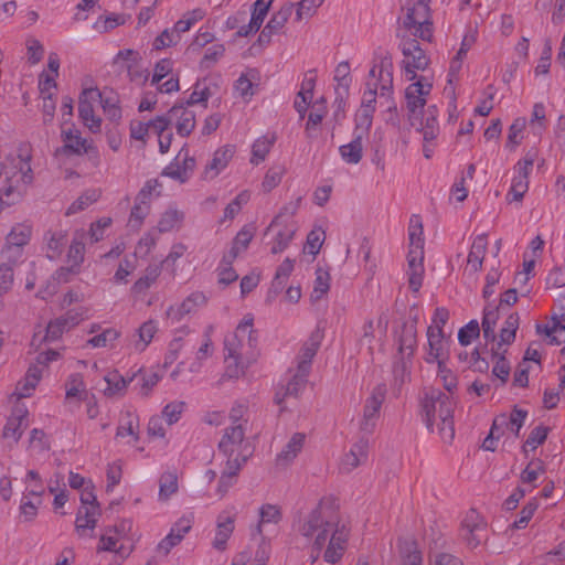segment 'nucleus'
<instances>
[{"mask_svg": "<svg viewBox=\"0 0 565 565\" xmlns=\"http://www.w3.org/2000/svg\"><path fill=\"white\" fill-rule=\"evenodd\" d=\"M375 108H360L355 115L354 134L364 135L370 130Z\"/></svg>", "mask_w": 565, "mask_h": 565, "instance_id": "53", "label": "nucleus"}, {"mask_svg": "<svg viewBox=\"0 0 565 565\" xmlns=\"http://www.w3.org/2000/svg\"><path fill=\"white\" fill-rule=\"evenodd\" d=\"M433 85L425 76H420L415 83H412L405 90L406 108L408 110V120L412 126H416L418 115L422 114L426 105V96L429 95Z\"/></svg>", "mask_w": 565, "mask_h": 565, "instance_id": "9", "label": "nucleus"}, {"mask_svg": "<svg viewBox=\"0 0 565 565\" xmlns=\"http://www.w3.org/2000/svg\"><path fill=\"white\" fill-rule=\"evenodd\" d=\"M31 233L32 231L30 226L18 224L13 226L11 232L8 234L6 244L23 248V246L29 243Z\"/></svg>", "mask_w": 565, "mask_h": 565, "instance_id": "47", "label": "nucleus"}, {"mask_svg": "<svg viewBox=\"0 0 565 565\" xmlns=\"http://www.w3.org/2000/svg\"><path fill=\"white\" fill-rule=\"evenodd\" d=\"M488 248V238L486 234L478 235L471 245L467 258L466 270L469 274H476L482 268L483 259Z\"/></svg>", "mask_w": 565, "mask_h": 565, "instance_id": "27", "label": "nucleus"}, {"mask_svg": "<svg viewBox=\"0 0 565 565\" xmlns=\"http://www.w3.org/2000/svg\"><path fill=\"white\" fill-rule=\"evenodd\" d=\"M408 236H409V250L408 252H418V254H424L423 225L419 221V217L413 216L411 218Z\"/></svg>", "mask_w": 565, "mask_h": 565, "instance_id": "45", "label": "nucleus"}, {"mask_svg": "<svg viewBox=\"0 0 565 565\" xmlns=\"http://www.w3.org/2000/svg\"><path fill=\"white\" fill-rule=\"evenodd\" d=\"M401 40L399 49L404 56L403 64L405 67L406 76L409 81H414L416 71H424L429 64V57L420 47L418 38L411 36V34H396Z\"/></svg>", "mask_w": 565, "mask_h": 565, "instance_id": "7", "label": "nucleus"}, {"mask_svg": "<svg viewBox=\"0 0 565 565\" xmlns=\"http://www.w3.org/2000/svg\"><path fill=\"white\" fill-rule=\"evenodd\" d=\"M294 270V260L286 258L277 268L275 277L271 282V288L275 292H280L285 287L287 279Z\"/></svg>", "mask_w": 565, "mask_h": 565, "instance_id": "50", "label": "nucleus"}, {"mask_svg": "<svg viewBox=\"0 0 565 565\" xmlns=\"http://www.w3.org/2000/svg\"><path fill=\"white\" fill-rule=\"evenodd\" d=\"M294 11L292 3H285L278 11L274 12L267 24L265 25L274 34H278Z\"/></svg>", "mask_w": 565, "mask_h": 565, "instance_id": "43", "label": "nucleus"}, {"mask_svg": "<svg viewBox=\"0 0 565 565\" xmlns=\"http://www.w3.org/2000/svg\"><path fill=\"white\" fill-rule=\"evenodd\" d=\"M185 213L179 210L175 205H169L168 209L161 213L156 230L159 233H169L179 231L184 222Z\"/></svg>", "mask_w": 565, "mask_h": 565, "instance_id": "28", "label": "nucleus"}, {"mask_svg": "<svg viewBox=\"0 0 565 565\" xmlns=\"http://www.w3.org/2000/svg\"><path fill=\"white\" fill-rule=\"evenodd\" d=\"M274 0H256L253 4L249 29L259 30Z\"/></svg>", "mask_w": 565, "mask_h": 565, "instance_id": "49", "label": "nucleus"}, {"mask_svg": "<svg viewBox=\"0 0 565 565\" xmlns=\"http://www.w3.org/2000/svg\"><path fill=\"white\" fill-rule=\"evenodd\" d=\"M30 159L28 153H19L0 163V212L20 201L32 183Z\"/></svg>", "mask_w": 565, "mask_h": 565, "instance_id": "3", "label": "nucleus"}, {"mask_svg": "<svg viewBox=\"0 0 565 565\" xmlns=\"http://www.w3.org/2000/svg\"><path fill=\"white\" fill-rule=\"evenodd\" d=\"M275 141V136H262L260 138L256 139L252 146V157L249 160L250 163L258 166L260 162H263L269 153Z\"/></svg>", "mask_w": 565, "mask_h": 565, "instance_id": "38", "label": "nucleus"}, {"mask_svg": "<svg viewBox=\"0 0 565 565\" xmlns=\"http://www.w3.org/2000/svg\"><path fill=\"white\" fill-rule=\"evenodd\" d=\"M235 529V516L227 512L218 514L216 520V532L212 545L217 551H224L226 543Z\"/></svg>", "mask_w": 565, "mask_h": 565, "instance_id": "26", "label": "nucleus"}, {"mask_svg": "<svg viewBox=\"0 0 565 565\" xmlns=\"http://www.w3.org/2000/svg\"><path fill=\"white\" fill-rule=\"evenodd\" d=\"M401 358L411 359L417 345V329L415 323H404L397 339Z\"/></svg>", "mask_w": 565, "mask_h": 565, "instance_id": "30", "label": "nucleus"}, {"mask_svg": "<svg viewBox=\"0 0 565 565\" xmlns=\"http://www.w3.org/2000/svg\"><path fill=\"white\" fill-rule=\"evenodd\" d=\"M363 136L353 132V139L340 146L339 152L342 160L348 164H358L363 157Z\"/></svg>", "mask_w": 565, "mask_h": 565, "instance_id": "32", "label": "nucleus"}, {"mask_svg": "<svg viewBox=\"0 0 565 565\" xmlns=\"http://www.w3.org/2000/svg\"><path fill=\"white\" fill-rule=\"evenodd\" d=\"M245 429L243 425H230L218 443L220 451L226 457L242 454L239 449L245 438Z\"/></svg>", "mask_w": 565, "mask_h": 565, "instance_id": "17", "label": "nucleus"}, {"mask_svg": "<svg viewBox=\"0 0 565 565\" xmlns=\"http://www.w3.org/2000/svg\"><path fill=\"white\" fill-rule=\"evenodd\" d=\"M306 440L303 433H295L282 450L276 457V465L280 467L289 466L302 450Z\"/></svg>", "mask_w": 565, "mask_h": 565, "instance_id": "29", "label": "nucleus"}, {"mask_svg": "<svg viewBox=\"0 0 565 565\" xmlns=\"http://www.w3.org/2000/svg\"><path fill=\"white\" fill-rule=\"evenodd\" d=\"M386 393V385L381 383L372 390L371 395L365 399L360 423V428L363 433L370 435L374 431Z\"/></svg>", "mask_w": 565, "mask_h": 565, "instance_id": "10", "label": "nucleus"}, {"mask_svg": "<svg viewBox=\"0 0 565 565\" xmlns=\"http://www.w3.org/2000/svg\"><path fill=\"white\" fill-rule=\"evenodd\" d=\"M281 518V511L277 505L267 503L260 507L259 521L252 531V536L259 535L262 537L260 548L269 550L266 533H276Z\"/></svg>", "mask_w": 565, "mask_h": 565, "instance_id": "12", "label": "nucleus"}, {"mask_svg": "<svg viewBox=\"0 0 565 565\" xmlns=\"http://www.w3.org/2000/svg\"><path fill=\"white\" fill-rule=\"evenodd\" d=\"M445 334L443 329H435L433 326L427 329L428 352L425 361L427 363L445 360L448 355L447 345L444 341Z\"/></svg>", "mask_w": 565, "mask_h": 565, "instance_id": "20", "label": "nucleus"}, {"mask_svg": "<svg viewBox=\"0 0 565 565\" xmlns=\"http://www.w3.org/2000/svg\"><path fill=\"white\" fill-rule=\"evenodd\" d=\"M258 338L254 330V318L246 315L233 334L225 339L224 377L239 379L258 356Z\"/></svg>", "mask_w": 565, "mask_h": 565, "instance_id": "2", "label": "nucleus"}, {"mask_svg": "<svg viewBox=\"0 0 565 565\" xmlns=\"http://www.w3.org/2000/svg\"><path fill=\"white\" fill-rule=\"evenodd\" d=\"M308 375L309 372H302V370L297 369L292 377L288 381L284 391L276 393L275 402L277 405L280 406V412L287 409V406L285 405L286 398H297L299 394L303 391L308 381Z\"/></svg>", "mask_w": 565, "mask_h": 565, "instance_id": "19", "label": "nucleus"}, {"mask_svg": "<svg viewBox=\"0 0 565 565\" xmlns=\"http://www.w3.org/2000/svg\"><path fill=\"white\" fill-rule=\"evenodd\" d=\"M104 381L107 386L104 388V395L107 397L122 396L127 390L128 384L132 379L126 380L118 371L108 372Z\"/></svg>", "mask_w": 565, "mask_h": 565, "instance_id": "34", "label": "nucleus"}, {"mask_svg": "<svg viewBox=\"0 0 565 565\" xmlns=\"http://www.w3.org/2000/svg\"><path fill=\"white\" fill-rule=\"evenodd\" d=\"M99 514V505H90L79 509L75 521L76 531L81 533L86 529L94 530Z\"/></svg>", "mask_w": 565, "mask_h": 565, "instance_id": "37", "label": "nucleus"}, {"mask_svg": "<svg viewBox=\"0 0 565 565\" xmlns=\"http://www.w3.org/2000/svg\"><path fill=\"white\" fill-rule=\"evenodd\" d=\"M195 168V159L189 151L182 148L175 159L163 169L162 175L169 177L181 183L189 180Z\"/></svg>", "mask_w": 565, "mask_h": 565, "instance_id": "14", "label": "nucleus"}, {"mask_svg": "<svg viewBox=\"0 0 565 565\" xmlns=\"http://www.w3.org/2000/svg\"><path fill=\"white\" fill-rule=\"evenodd\" d=\"M405 15L401 19L396 34H411L423 41L433 39V20L429 4L425 0L406 3L403 8Z\"/></svg>", "mask_w": 565, "mask_h": 565, "instance_id": "6", "label": "nucleus"}, {"mask_svg": "<svg viewBox=\"0 0 565 565\" xmlns=\"http://www.w3.org/2000/svg\"><path fill=\"white\" fill-rule=\"evenodd\" d=\"M178 491V476L174 471H167L159 479V500L168 501Z\"/></svg>", "mask_w": 565, "mask_h": 565, "instance_id": "44", "label": "nucleus"}, {"mask_svg": "<svg viewBox=\"0 0 565 565\" xmlns=\"http://www.w3.org/2000/svg\"><path fill=\"white\" fill-rule=\"evenodd\" d=\"M480 335V326L477 320L469 321L458 332V341L461 345H469L471 341Z\"/></svg>", "mask_w": 565, "mask_h": 565, "instance_id": "62", "label": "nucleus"}, {"mask_svg": "<svg viewBox=\"0 0 565 565\" xmlns=\"http://www.w3.org/2000/svg\"><path fill=\"white\" fill-rule=\"evenodd\" d=\"M424 118L416 121V125L418 124L419 127L417 128L424 137L425 142H429L434 140L438 132H439V126L437 121V109L435 106L428 107L426 113L424 114Z\"/></svg>", "mask_w": 565, "mask_h": 565, "instance_id": "33", "label": "nucleus"}, {"mask_svg": "<svg viewBox=\"0 0 565 565\" xmlns=\"http://www.w3.org/2000/svg\"><path fill=\"white\" fill-rule=\"evenodd\" d=\"M161 275V265H149L143 274L130 288V296L135 301L143 300L148 290L156 285Z\"/></svg>", "mask_w": 565, "mask_h": 565, "instance_id": "18", "label": "nucleus"}, {"mask_svg": "<svg viewBox=\"0 0 565 565\" xmlns=\"http://www.w3.org/2000/svg\"><path fill=\"white\" fill-rule=\"evenodd\" d=\"M170 117L175 121V129L181 137H188L195 128L194 111L184 107V105H174L170 108Z\"/></svg>", "mask_w": 565, "mask_h": 565, "instance_id": "22", "label": "nucleus"}, {"mask_svg": "<svg viewBox=\"0 0 565 565\" xmlns=\"http://www.w3.org/2000/svg\"><path fill=\"white\" fill-rule=\"evenodd\" d=\"M529 190V180H525L524 177L514 175L512 180V184L510 191L507 194L508 202H521L524 194Z\"/></svg>", "mask_w": 565, "mask_h": 565, "instance_id": "57", "label": "nucleus"}, {"mask_svg": "<svg viewBox=\"0 0 565 565\" xmlns=\"http://www.w3.org/2000/svg\"><path fill=\"white\" fill-rule=\"evenodd\" d=\"M100 92L97 88H85L78 98V115L83 124L92 131L100 130L102 120L95 116L93 103L98 100Z\"/></svg>", "mask_w": 565, "mask_h": 565, "instance_id": "13", "label": "nucleus"}, {"mask_svg": "<svg viewBox=\"0 0 565 565\" xmlns=\"http://www.w3.org/2000/svg\"><path fill=\"white\" fill-rule=\"evenodd\" d=\"M527 416V412L524 409L514 406L510 416L505 414H500L493 419V428L494 430H505L510 429L514 433L516 437L520 435V430L524 425L525 418Z\"/></svg>", "mask_w": 565, "mask_h": 565, "instance_id": "23", "label": "nucleus"}, {"mask_svg": "<svg viewBox=\"0 0 565 565\" xmlns=\"http://www.w3.org/2000/svg\"><path fill=\"white\" fill-rule=\"evenodd\" d=\"M323 340V332L317 328L315 329L307 341L302 344L299 354H298V364L297 369L302 370V372H309L311 370V362L318 350L320 349L321 342Z\"/></svg>", "mask_w": 565, "mask_h": 565, "instance_id": "16", "label": "nucleus"}, {"mask_svg": "<svg viewBox=\"0 0 565 565\" xmlns=\"http://www.w3.org/2000/svg\"><path fill=\"white\" fill-rule=\"evenodd\" d=\"M26 415L28 411L24 407L15 406L3 427V438L12 439L17 444L26 427V423H24Z\"/></svg>", "mask_w": 565, "mask_h": 565, "instance_id": "25", "label": "nucleus"}, {"mask_svg": "<svg viewBox=\"0 0 565 565\" xmlns=\"http://www.w3.org/2000/svg\"><path fill=\"white\" fill-rule=\"evenodd\" d=\"M232 263L228 259L227 255H224L223 259L220 263V266L217 268L218 271V282L223 285H230L237 280L238 275L232 267Z\"/></svg>", "mask_w": 565, "mask_h": 565, "instance_id": "61", "label": "nucleus"}, {"mask_svg": "<svg viewBox=\"0 0 565 565\" xmlns=\"http://www.w3.org/2000/svg\"><path fill=\"white\" fill-rule=\"evenodd\" d=\"M206 297L201 291H194L189 295L181 303L170 306L167 309V317L172 322L181 321L185 316L194 312L199 307L204 306Z\"/></svg>", "mask_w": 565, "mask_h": 565, "instance_id": "15", "label": "nucleus"}, {"mask_svg": "<svg viewBox=\"0 0 565 565\" xmlns=\"http://www.w3.org/2000/svg\"><path fill=\"white\" fill-rule=\"evenodd\" d=\"M46 243V255L50 259L58 258L64 249L67 242V235L64 231L49 232L45 235Z\"/></svg>", "mask_w": 565, "mask_h": 565, "instance_id": "39", "label": "nucleus"}, {"mask_svg": "<svg viewBox=\"0 0 565 565\" xmlns=\"http://www.w3.org/2000/svg\"><path fill=\"white\" fill-rule=\"evenodd\" d=\"M375 63L370 70V77L377 78V82L372 86L367 83V89L364 90L362 104L360 108H375L377 88L380 87V98L385 99L387 104L388 117L386 121L394 125L397 124V107L391 98L393 89V61L390 52L379 50L375 53Z\"/></svg>", "mask_w": 565, "mask_h": 565, "instance_id": "4", "label": "nucleus"}, {"mask_svg": "<svg viewBox=\"0 0 565 565\" xmlns=\"http://www.w3.org/2000/svg\"><path fill=\"white\" fill-rule=\"evenodd\" d=\"M157 331L158 324L154 320L145 321L137 330L138 340L134 343L135 350L143 352L152 341Z\"/></svg>", "mask_w": 565, "mask_h": 565, "instance_id": "40", "label": "nucleus"}, {"mask_svg": "<svg viewBox=\"0 0 565 565\" xmlns=\"http://www.w3.org/2000/svg\"><path fill=\"white\" fill-rule=\"evenodd\" d=\"M292 531L305 543L327 544L324 562L337 564L348 546L350 527L342 521L340 505L335 498L323 497L318 504L292 522Z\"/></svg>", "mask_w": 565, "mask_h": 565, "instance_id": "1", "label": "nucleus"}, {"mask_svg": "<svg viewBox=\"0 0 565 565\" xmlns=\"http://www.w3.org/2000/svg\"><path fill=\"white\" fill-rule=\"evenodd\" d=\"M247 460V455L237 454L232 457H227L225 467L222 471L223 475L233 477L237 480L238 472L241 471L243 465Z\"/></svg>", "mask_w": 565, "mask_h": 565, "instance_id": "63", "label": "nucleus"}, {"mask_svg": "<svg viewBox=\"0 0 565 565\" xmlns=\"http://www.w3.org/2000/svg\"><path fill=\"white\" fill-rule=\"evenodd\" d=\"M487 527L484 518L477 510L470 509L461 522L459 535L468 548L475 550L487 541Z\"/></svg>", "mask_w": 565, "mask_h": 565, "instance_id": "8", "label": "nucleus"}, {"mask_svg": "<svg viewBox=\"0 0 565 565\" xmlns=\"http://www.w3.org/2000/svg\"><path fill=\"white\" fill-rule=\"evenodd\" d=\"M454 409L450 396L436 388L428 390L422 401V417L427 429L433 433L437 426L440 439L447 444L455 437Z\"/></svg>", "mask_w": 565, "mask_h": 565, "instance_id": "5", "label": "nucleus"}, {"mask_svg": "<svg viewBox=\"0 0 565 565\" xmlns=\"http://www.w3.org/2000/svg\"><path fill=\"white\" fill-rule=\"evenodd\" d=\"M520 318L518 313H511L504 321V327L500 331L501 344H511L515 339V333L519 328Z\"/></svg>", "mask_w": 565, "mask_h": 565, "instance_id": "52", "label": "nucleus"}, {"mask_svg": "<svg viewBox=\"0 0 565 565\" xmlns=\"http://www.w3.org/2000/svg\"><path fill=\"white\" fill-rule=\"evenodd\" d=\"M61 137L63 146L55 150V156H82L86 153L93 154L96 159H98V151L94 147L93 141L83 138L78 129L62 128Z\"/></svg>", "mask_w": 565, "mask_h": 565, "instance_id": "11", "label": "nucleus"}, {"mask_svg": "<svg viewBox=\"0 0 565 565\" xmlns=\"http://www.w3.org/2000/svg\"><path fill=\"white\" fill-rule=\"evenodd\" d=\"M295 228L292 226H284L279 228L271 242L270 252L271 254L282 253L294 238Z\"/></svg>", "mask_w": 565, "mask_h": 565, "instance_id": "48", "label": "nucleus"}, {"mask_svg": "<svg viewBox=\"0 0 565 565\" xmlns=\"http://www.w3.org/2000/svg\"><path fill=\"white\" fill-rule=\"evenodd\" d=\"M424 254L418 252H408L407 254V276L408 287L413 292H418L424 279Z\"/></svg>", "mask_w": 565, "mask_h": 565, "instance_id": "21", "label": "nucleus"}, {"mask_svg": "<svg viewBox=\"0 0 565 565\" xmlns=\"http://www.w3.org/2000/svg\"><path fill=\"white\" fill-rule=\"evenodd\" d=\"M65 404L72 405V398L77 397L81 402L88 395L83 375L81 373L71 374L65 382Z\"/></svg>", "mask_w": 565, "mask_h": 565, "instance_id": "35", "label": "nucleus"}, {"mask_svg": "<svg viewBox=\"0 0 565 565\" xmlns=\"http://www.w3.org/2000/svg\"><path fill=\"white\" fill-rule=\"evenodd\" d=\"M150 209H151L150 205H143V204L135 202V204L130 211L128 226L134 231L140 230L141 225L143 224L145 218L150 213Z\"/></svg>", "mask_w": 565, "mask_h": 565, "instance_id": "54", "label": "nucleus"}, {"mask_svg": "<svg viewBox=\"0 0 565 565\" xmlns=\"http://www.w3.org/2000/svg\"><path fill=\"white\" fill-rule=\"evenodd\" d=\"M248 405L246 402H236L230 412L231 425H243L246 428Z\"/></svg>", "mask_w": 565, "mask_h": 565, "instance_id": "64", "label": "nucleus"}, {"mask_svg": "<svg viewBox=\"0 0 565 565\" xmlns=\"http://www.w3.org/2000/svg\"><path fill=\"white\" fill-rule=\"evenodd\" d=\"M85 236L86 233L83 230L76 231L67 252V263L79 269L85 256Z\"/></svg>", "mask_w": 565, "mask_h": 565, "instance_id": "36", "label": "nucleus"}, {"mask_svg": "<svg viewBox=\"0 0 565 565\" xmlns=\"http://www.w3.org/2000/svg\"><path fill=\"white\" fill-rule=\"evenodd\" d=\"M548 431L550 428L544 425L534 427L523 445V452L526 454L529 450H535L546 440Z\"/></svg>", "mask_w": 565, "mask_h": 565, "instance_id": "51", "label": "nucleus"}, {"mask_svg": "<svg viewBox=\"0 0 565 565\" xmlns=\"http://www.w3.org/2000/svg\"><path fill=\"white\" fill-rule=\"evenodd\" d=\"M330 288V275L327 270L318 268L316 270V279L313 284L312 297L318 300L321 299Z\"/></svg>", "mask_w": 565, "mask_h": 565, "instance_id": "55", "label": "nucleus"}, {"mask_svg": "<svg viewBox=\"0 0 565 565\" xmlns=\"http://www.w3.org/2000/svg\"><path fill=\"white\" fill-rule=\"evenodd\" d=\"M558 313H554L551 318L552 324H536V332L550 334L553 331H565V294L558 299Z\"/></svg>", "mask_w": 565, "mask_h": 565, "instance_id": "42", "label": "nucleus"}, {"mask_svg": "<svg viewBox=\"0 0 565 565\" xmlns=\"http://www.w3.org/2000/svg\"><path fill=\"white\" fill-rule=\"evenodd\" d=\"M322 3V0H300L297 3L296 20L301 21L313 17Z\"/></svg>", "mask_w": 565, "mask_h": 565, "instance_id": "60", "label": "nucleus"}, {"mask_svg": "<svg viewBox=\"0 0 565 565\" xmlns=\"http://www.w3.org/2000/svg\"><path fill=\"white\" fill-rule=\"evenodd\" d=\"M235 152V148L233 146H224L218 148L214 153L212 160L205 166L204 169V178L205 179H214L216 178L221 171H223L230 161L232 160Z\"/></svg>", "mask_w": 565, "mask_h": 565, "instance_id": "24", "label": "nucleus"}, {"mask_svg": "<svg viewBox=\"0 0 565 565\" xmlns=\"http://www.w3.org/2000/svg\"><path fill=\"white\" fill-rule=\"evenodd\" d=\"M398 546L403 565H423L422 552L418 550L415 541L401 540Z\"/></svg>", "mask_w": 565, "mask_h": 565, "instance_id": "41", "label": "nucleus"}, {"mask_svg": "<svg viewBox=\"0 0 565 565\" xmlns=\"http://www.w3.org/2000/svg\"><path fill=\"white\" fill-rule=\"evenodd\" d=\"M211 329L212 328L210 327L209 330L205 332V334H204L205 340L201 344V347L199 348V350L196 352V362H193L190 365V371L191 372H199V370L201 367V364H202V361L206 360L209 356L212 355L213 344H212V340L210 338Z\"/></svg>", "mask_w": 565, "mask_h": 565, "instance_id": "58", "label": "nucleus"}, {"mask_svg": "<svg viewBox=\"0 0 565 565\" xmlns=\"http://www.w3.org/2000/svg\"><path fill=\"white\" fill-rule=\"evenodd\" d=\"M184 408H185L184 402L174 401V402L167 404L163 407V409L161 412V416L164 418V422L167 423V425L171 426L180 419L182 413L184 412Z\"/></svg>", "mask_w": 565, "mask_h": 565, "instance_id": "56", "label": "nucleus"}, {"mask_svg": "<svg viewBox=\"0 0 565 565\" xmlns=\"http://www.w3.org/2000/svg\"><path fill=\"white\" fill-rule=\"evenodd\" d=\"M254 236V233L248 227H243L235 236L233 241V245L230 249V252L226 254L228 256L230 262H234V259L238 256V254L243 250H245L252 238Z\"/></svg>", "mask_w": 565, "mask_h": 565, "instance_id": "46", "label": "nucleus"}, {"mask_svg": "<svg viewBox=\"0 0 565 565\" xmlns=\"http://www.w3.org/2000/svg\"><path fill=\"white\" fill-rule=\"evenodd\" d=\"M117 438L130 437L128 444H135L139 439V419L131 412L121 414L116 431Z\"/></svg>", "mask_w": 565, "mask_h": 565, "instance_id": "31", "label": "nucleus"}, {"mask_svg": "<svg viewBox=\"0 0 565 565\" xmlns=\"http://www.w3.org/2000/svg\"><path fill=\"white\" fill-rule=\"evenodd\" d=\"M285 173V169L282 167H271L267 170L264 180L262 182V190L265 193L270 192L273 189L278 186L281 182V178Z\"/></svg>", "mask_w": 565, "mask_h": 565, "instance_id": "59", "label": "nucleus"}]
</instances>
